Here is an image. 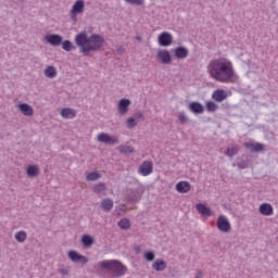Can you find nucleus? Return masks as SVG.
<instances>
[{"label":"nucleus","mask_w":278,"mask_h":278,"mask_svg":"<svg viewBox=\"0 0 278 278\" xmlns=\"http://www.w3.org/2000/svg\"><path fill=\"white\" fill-rule=\"evenodd\" d=\"M100 207L103 210V212H112V208L114 207V201L110 198H105L101 201Z\"/></svg>","instance_id":"5701e85b"},{"label":"nucleus","mask_w":278,"mask_h":278,"mask_svg":"<svg viewBox=\"0 0 278 278\" xmlns=\"http://www.w3.org/2000/svg\"><path fill=\"white\" fill-rule=\"evenodd\" d=\"M93 192L94 194H98V197H103L105 192H108V187L105 186V182H99L93 186Z\"/></svg>","instance_id":"a878e982"},{"label":"nucleus","mask_w":278,"mask_h":278,"mask_svg":"<svg viewBox=\"0 0 278 278\" xmlns=\"http://www.w3.org/2000/svg\"><path fill=\"white\" fill-rule=\"evenodd\" d=\"M135 250H137L138 253H140V247H136Z\"/></svg>","instance_id":"de8ad7c7"},{"label":"nucleus","mask_w":278,"mask_h":278,"mask_svg":"<svg viewBox=\"0 0 278 278\" xmlns=\"http://www.w3.org/2000/svg\"><path fill=\"white\" fill-rule=\"evenodd\" d=\"M129 105H131V100L121 99L117 104V112L121 116H125L129 112Z\"/></svg>","instance_id":"9b49d317"},{"label":"nucleus","mask_w":278,"mask_h":278,"mask_svg":"<svg viewBox=\"0 0 278 278\" xmlns=\"http://www.w3.org/2000/svg\"><path fill=\"white\" fill-rule=\"evenodd\" d=\"M244 148L250 149L252 153H260V151L264 150V146L260 142H245Z\"/></svg>","instance_id":"6ab92c4d"},{"label":"nucleus","mask_w":278,"mask_h":278,"mask_svg":"<svg viewBox=\"0 0 278 278\" xmlns=\"http://www.w3.org/2000/svg\"><path fill=\"white\" fill-rule=\"evenodd\" d=\"M85 8H86V2H84V0H77L73 4L72 10L70 11V16L72 21H77V15L84 14Z\"/></svg>","instance_id":"20e7f679"},{"label":"nucleus","mask_w":278,"mask_h":278,"mask_svg":"<svg viewBox=\"0 0 278 278\" xmlns=\"http://www.w3.org/2000/svg\"><path fill=\"white\" fill-rule=\"evenodd\" d=\"M205 108L207 112H216V110H218V104H216L214 101H207Z\"/></svg>","instance_id":"72a5a7b5"},{"label":"nucleus","mask_w":278,"mask_h":278,"mask_svg":"<svg viewBox=\"0 0 278 278\" xmlns=\"http://www.w3.org/2000/svg\"><path fill=\"white\" fill-rule=\"evenodd\" d=\"M136 40H138L139 42H142V37L140 35H137L136 37Z\"/></svg>","instance_id":"a18cd8bd"},{"label":"nucleus","mask_w":278,"mask_h":278,"mask_svg":"<svg viewBox=\"0 0 278 278\" xmlns=\"http://www.w3.org/2000/svg\"><path fill=\"white\" fill-rule=\"evenodd\" d=\"M60 274H61L63 277H68L70 271H68V269L63 268V269H60Z\"/></svg>","instance_id":"79ce46f5"},{"label":"nucleus","mask_w":278,"mask_h":278,"mask_svg":"<svg viewBox=\"0 0 278 278\" xmlns=\"http://www.w3.org/2000/svg\"><path fill=\"white\" fill-rule=\"evenodd\" d=\"M43 40H46V42H48V45H51V47H60V45H62V40H64V38H62V35L50 34V35H46Z\"/></svg>","instance_id":"9d476101"},{"label":"nucleus","mask_w":278,"mask_h":278,"mask_svg":"<svg viewBox=\"0 0 278 278\" xmlns=\"http://www.w3.org/2000/svg\"><path fill=\"white\" fill-rule=\"evenodd\" d=\"M160 47H170L173 45V35L168 31H163L157 37Z\"/></svg>","instance_id":"0eeeda50"},{"label":"nucleus","mask_w":278,"mask_h":278,"mask_svg":"<svg viewBox=\"0 0 278 278\" xmlns=\"http://www.w3.org/2000/svg\"><path fill=\"white\" fill-rule=\"evenodd\" d=\"M173 53H174V56L177 59V60H186V58H188L189 55V51H188V48L184 47V46H180V47H177L173 50Z\"/></svg>","instance_id":"4468645a"},{"label":"nucleus","mask_w":278,"mask_h":278,"mask_svg":"<svg viewBox=\"0 0 278 278\" xmlns=\"http://www.w3.org/2000/svg\"><path fill=\"white\" fill-rule=\"evenodd\" d=\"M87 181H97L98 179H101V174L97 172H91L86 177Z\"/></svg>","instance_id":"2f4dec72"},{"label":"nucleus","mask_w":278,"mask_h":278,"mask_svg":"<svg viewBox=\"0 0 278 278\" xmlns=\"http://www.w3.org/2000/svg\"><path fill=\"white\" fill-rule=\"evenodd\" d=\"M18 110L24 116H34V109L27 103L18 104Z\"/></svg>","instance_id":"412c9836"},{"label":"nucleus","mask_w":278,"mask_h":278,"mask_svg":"<svg viewBox=\"0 0 278 278\" xmlns=\"http://www.w3.org/2000/svg\"><path fill=\"white\" fill-rule=\"evenodd\" d=\"M126 211H127V208L125 207V204H121L118 207L115 208L114 215L123 216V214H125Z\"/></svg>","instance_id":"e433bc0d"},{"label":"nucleus","mask_w":278,"mask_h":278,"mask_svg":"<svg viewBox=\"0 0 278 278\" xmlns=\"http://www.w3.org/2000/svg\"><path fill=\"white\" fill-rule=\"evenodd\" d=\"M117 227L124 230L131 229V222L128 218H122L117 223Z\"/></svg>","instance_id":"c756f323"},{"label":"nucleus","mask_w":278,"mask_h":278,"mask_svg":"<svg viewBox=\"0 0 278 278\" xmlns=\"http://www.w3.org/2000/svg\"><path fill=\"white\" fill-rule=\"evenodd\" d=\"M140 198H141L140 192L134 191V190L127 191L126 199L128 202L138 203V201H140Z\"/></svg>","instance_id":"393cba45"},{"label":"nucleus","mask_w":278,"mask_h":278,"mask_svg":"<svg viewBox=\"0 0 278 278\" xmlns=\"http://www.w3.org/2000/svg\"><path fill=\"white\" fill-rule=\"evenodd\" d=\"M119 53H123V51H125V49H123V47L118 48Z\"/></svg>","instance_id":"49530a36"},{"label":"nucleus","mask_w":278,"mask_h":278,"mask_svg":"<svg viewBox=\"0 0 278 278\" xmlns=\"http://www.w3.org/2000/svg\"><path fill=\"white\" fill-rule=\"evenodd\" d=\"M143 258L146 260V262H153V260H155V252H153V251H146L143 253Z\"/></svg>","instance_id":"f704fd0d"},{"label":"nucleus","mask_w":278,"mask_h":278,"mask_svg":"<svg viewBox=\"0 0 278 278\" xmlns=\"http://www.w3.org/2000/svg\"><path fill=\"white\" fill-rule=\"evenodd\" d=\"M119 151L121 153H124V155H129L130 153H134V148L129 146H121Z\"/></svg>","instance_id":"c9c22d12"},{"label":"nucleus","mask_w":278,"mask_h":278,"mask_svg":"<svg viewBox=\"0 0 278 278\" xmlns=\"http://www.w3.org/2000/svg\"><path fill=\"white\" fill-rule=\"evenodd\" d=\"M139 173L142 175V177H148V175H151L153 173V164L149 161H144L140 166H139Z\"/></svg>","instance_id":"f8f14e48"},{"label":"nucleus","mask_w":278,"mask_h":278,"mask_svg":"<svg viewBox=\"0 0 278 278\" xmlns=\"http://www.w3.org/2000/svg\"><path fill=\"white\" fill-rule=\"evenodd\" d=\"M217 229H219V231H223L224 233H229V231H231V224L229 223V219H227L225 215L218 216Z\"/></svg>","instance_id":"39448f33"},{"label":"nucleus","mask_w":278,"mask_h":278,"mask_svg":"<svg viewBox=\"0 0 278 278\" xmlns=\"http://www.w3.org/2000/svg\"><path fill=\"white\" fill-rule=\"evenodd\" d=\"M125 1L130 5H143L144 3V0H125Z\"/></svg>","instance_id":"a19ab883"},{"label":"nucleus","mask_w":278,"mask_h":278,"mask_svg":"<svg viewBox=\"0 0 278 278\" xmlns=\"http://www.w3.org/2000/svg\"><path fill=\"white\" fill-rule=\"evenodd\" d=\"M189 112H192V114L199 115L203 114L205 112V108L200 102L193 101L188 104Z\"/></svg>","instance_id":"ddd939ff"},{"label":"nucleus","mask_w":278,"mask_h":278,"mask_svg":"<svg viewBox=\"0 0 278 278\" xmlns=\"http://www.w3.org/2000/svg\"><path fill=\"white\" fill-rule=\"evenodd\" d=\"M238 147H232V148H227L225 155H227V157H233V155H238Z\"/></svg>","instance_id":"473e14b6"},{"label":"nucleus","mask_w":278,"mask_h":278,"mask_svg":"<svg viewBox=\"0 0 278 278\" xmlns=\"http://www.w3.org/2000/svg\"><path fill=\"white\" fill-rule=\"evenodd\" d=\"M61 116L62 118H67V119L75 118V116H77V111L71 108H65V109H62Z\"/></svg>","instance_id":"bb28decb"},{"label":"nucleus","mask_w":278,"mask_h":278,"mask_svg":"<svg viewBox=\"0 0 278 278\" xmlns=\"http://www.w3.org/2000/svg\"><path fill=\"white\" fill-rule=\"evenodd\" d=\"M195 210L201 214L202 216H205L208 218V216H212V208L207 207V205L203 203H198L195 205Z\"/></svg>","instance_id":"aec40b11"},{"label":"nucleus","mask_w":278,"mask_h":278,"mask_svg":"<svg viewBox=\"0 0 278 278\" xmlns=\"http://www.w3.org/2000/svg\"><path fill=\"white\" fill-rule=\"evenodd\" d=\"M61 45L64 51H73V42H71V40L62 41Z\"/></svg>","instance_id":"4c0bfd02"},{"label":"nucleus","mask_w":278,"mask_h":278,"mask_svg":"<svg viewBox=\"0 0 278 278\" xmlns=\"http://www.w3.org/2000/svg\"><path fill=\"white\" fill-rule=\"evenodd\" d=\"M98 267L101 268V270H105L114 278L123 277L125 276V273H127V266L118 260L100 261Z\"/></svg>","instance_id":"7ed1b4c3"},{"label":"nucleus","mask_w":278,"mask_h":278,"mask_svg":"<svg viewBox=\"0 0 278 278\" xmlns=\"http://www.w3.org/2000/svg\"><path fill=\"white\" fill-rule=\"evenodd\" d=\"M207 72L210 76L216 81H222L223 84L231 81L233 79V65L227 59H216L210 62L207 65Z\"/></svg>","instance_id":"f257e3e1"},{"label":"nucleus","mask_w":278,"mask_h":278,"mask_svg":"<svg viewBox=\"0 0 278 278\" xmlns=\"http://www.w3.org/2000/svg\"><path fill=\"white\" fill-rule=\"evenodd\" d=\"M43 75H46L49 79H54V77H58V71L53 66H48L43 71Z\"/></svg>","instance_id":"c85d7f7f"},{"label":"nucleus","mask_w":278,"mask_h":278,"mask_svg":"<svg viewBox=\"0 0 278 278\" xmlns=\"http://www.w3.org/2000/svg\"><path fill=\"white\" fill-rule=\"evenodd\" d=\"M97 140L98 142H103L104 144H118V137H112L106 132L99 134Z\"/></svg>","instance_id":"6e6552de"},{"label":"nucleus","mask_w":278,"mask_h":278,"mask_svg":"<svg viewBox=\"0 0 278 278\" xmlns=\"http://www.w3.org/2000/svg\"><path fill=\"white\" fill-rule=\"evenodd\" d=\"M75 42L77 47H79L80 53H83L85 58H88L91 51L101 50L105 42V39H103V36L101 35L93 34L90 37H88V34L80 33L75 36Z\"/></svg>","instance_id":"f03ea898"},{"label":"nucleus","mask_w":278,"mask_h":278,"mask_svg":"<svg viewBox=\"0 0 278 278\" xmlns=\"http://www.w3.org/2000/svg\"><path fill=\"white\" fill-rule=\"evenodd\" d=\"M135 118L139 119V118H144V115L142 113H136L135 114Z\"/></svg>","instance_id":"37998d69"},{"label":"nucleus","mask_w":278,"mask_h":278,"mask_svg":"<svg viewBox=\"0 0 278 278\" xmlns=\"http://www.w3.org/2000/svg\"><path fill=\"white\" fill-rule=\"evenodd\" d=\"M126 123H127L128 129H134V127L138 126V123L136 122V118H134V117H129Z\"/></svg>","instance_id":"58836bf2"},{"label":"nucleus","mask_w":278,"mask_h":278,"mask_svg":"<svg viewBox=\"0 0 278 278\" xmlns=\"http://www.w3.org/2000/svg\"><path fill=\"white\" fill-rule=\"evenodd\" d=\"M232 166H238V168L244 170V168H249V159L244 156H239L237 157L236 163H233Z\"/></svg>","instance_id":"b1692460"},{"label":"nucleus","mask_w":278,"mask_h":278,"mask_svg":"<svg viewBox=\"0 0 278 278\" xmlns=\"http://www.w3.org/2000/svg\"><path fill=\"white\" fill-rule=\"evenodd\" d=\"M227 97H229V94H227L225 89H217L212 94V99L217 103H223V101L227 100Z\"/></svg>","instance_id":"2eb2a0df"},{"label":"nucleus","mask_w":278,"mask_h":278,"mask_svg":"<svg viewBox=\"0 0 278 278\" xmlns=\"http://www.w3.org/2000/svg\"><path fill=\"white\" fill-rule=\"evenodd\" d=\"M258 212L260 214H262V216H273L274 208H273V205L268 203H263L260 205Z\"/></svg>","instance_id":"a211bd4d"},{"label":"nucleus","mask_w":278,"mask_h":278,"mask_svg":"<svg viewBox=\"0 0 278 278\" xmlns=\"http://www.w3.org/2000/svg\"><path fill=\"white\" fill-rule=\"evenodd\" d=\"M80 242L85 249H90V247H92V244H94V238H92V236H90V235H84L81 237Z\"/></svg>","instance_id":"cd10ccee"},{"label":"nucleus","mask_w":278,"mask_h":278,"mask_svg":"<svg viewBox=\"0 0 278 278\" xmlns=\"http://www.w3.org/2000/svg\"><path fill=\"white\" fill-rule=\"evenodd\" d=\"M68 260H71V262H73L74 264H88V257L79 254V252L75 251V250H71L67 253Z\"/></svg>","instance_id":"423d86ee"},{"label":"nucleus","mask_w":278,"mask_h":278,"mask_svg":"<svg viewBox=\"0 0 278 278\" xmlns=\"http://www.w3.org/2000/svg\"><path fill=\"white\" fill-rule=\"evenodd\" d=\"M178 119H179V123H181V125H186V123H188V116H186L185 112L179 113Z\"/></svg>","instance_id":"ea45409f"},{"label":"nucleus","mask_w":278,"mask_h":278,"mask_svg":"<svg viewBox=\"0 0 278 278\" xmlns=\"http://www.w3.org/2000/svg\"><path fill=\"white\" fill-rule=\"evenodd\" d=\"M26 175L31 179H34V177H38V175H40V167H38V165H28L26 168Z\"/></svg>","instance_id":"4be33fe9"},{"label":"nucleus","mask_w":278,"mask_h":278,"mask_svg":"<svg viewBox=\"0 0 278 278\" xmlns=\"http://www.w3.org/2000/svg\"><path fill=\"white\" fill-rule=\"evenodd\" d=\"M195 278H203V271L202 270L197 271Z\"/></svg>","instance_id":"c03bdc74"},{"label":"nucleus","mask_w":278,"mask_h":278,"mask_svg":"<svg viewBox=\"0 0 278 278\" xmlns=\"http://www.w3.org/2000/svg\"><path fill=\"white\" fill-rule=\"evenodd\" d=\"M168 266V263L162 258H157L153 264L152 268L153 270H156V273H163V270H166Z\"/></svg>","instance_id":"f3484780"},{"label":"nucleus","mask_w":278,"mask_h":278,"mask_svg":"<svg viewBox=\"0 0 278 278\" xmlns=\"http://www.w3.org/2000/svg\"><path fill=\"white\" fill-rule=\"evenodd\" d=\"M15 240L17 242H25V240H27V232H25L24 230L17 231L15 233Z\"/></svg>","instance_id":"7c9ffc66"},{"label":"nucleus","mask_w":278,"mask_h":278,"mask_svg":"<svg viewBox=\"0 0 278 278\" xmlns=\"http://www.w3.org/2000/svg\"><path fill=\"white\" fill-rule=\"evenodd\" d=\"M156 59L161 62V64H173V56L168 50H159L156 53Z\"/></svg>","instance_id":"1a4fd4ad"},{"label":"nucleus","mask_w":278,"mask_h":278,"mask_svg":"<svg viewBox=\"0 0 278 278\" xmlns=\"http://www.w3.org/2000/svg\"><path fill=\"white\" fill-rule=\"evenodd\" d=\"M191 188H192V186L188 181H179L176 185V190L180 194H188V192H190Z\"/></svg>","instance_id":"dca6fc26"}]
</instances>
